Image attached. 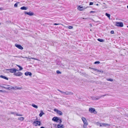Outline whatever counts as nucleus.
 <instances>
[{"label":"nucleus","instance_id":"obj_1","mask_svg":"<svg viewBox=\"0 0 128 128\" xmlns=\"http://www.w3.org/2000/svg\"><path fill=\"white\" fill-rule=\"evenodd\" d=\"M82 121L84 124L83 127L84 128H86L87 126L88 125V123L86 118L84 117H82Z\"/></svg>","mask_w":128,"mask_h":128},{"label":"nucleus","instance_id":"obj_2","mask_svg":"<svg viewBox=\"0 0 128 128\" xmlns=\"http://www.w3.org/2000/svg\"><path fill=\"white\" fill-rule=\"evenodd\" d=\"M52 120L61 124L62 122V120L60 118H58L57 117H54L52 119Z\"/></svg>","mask_w":128,"mask_h":128},{"label":"nucleus","instance_id":"obj_3","mask_svg":"<svg viewBox=\"0 0 128 128\" xmlns=\"http://www.w3.org/2000/svg\"><path fill=\"white\" fill-rule=\"evenodd\" d=\"M58 90L60 92H61V93L64 94L66 95H73L74 94L72 92H68V91H66V92H62L60 90Z\"/></svg>","mask_w":128,"mask_h":128},{"label":"nucleus","instance_id":"obj_4","mask_svg":"<svg viewBox=\"0 0 128 128\" xmlns=\"http://www.w3.org/2000/svg\"><path fill=\"white\" fill-rule=\"evenodd\" d=\"M5 70H6L8 71L9 72L11 73H15L16 71H18V70H16L15 68H12L10 69H6Z\"/></svg>","mask_w":128,"mask_h":128},{"label":"nucleus","instance_id":"obj_5","mask_svg":"<svg viewBox=\"0 0 128 128\" xmlns=\"http://www.w3.org/2000/svg\"><path fill=\"white\" fill-rule=\"evenodd\" d=\"M89 110L90 112L92 113H94L96 114L97 113V112L96 111L95 109L94 108H90L89 109Z\"/></svg>","mask_w":128,"mask_h":128},{"label":"nucleus","instance_id":"obj_6","mask_svg":"<svg viewBox=\"0 0 128 128\" xmlns=\"http://www.w3.org/2000/svg\"><path fill=\"white\" fill-rule=\"evenodd\" d=\"M33 124L35 126H40L41 125L40 122L38 121H34L33 123Z\"/></svg>","mask_w":128,"mask_h":128},{"label":"nucleus","instance_id":"obj_7","mask_svg":"<svg viewBox=\"0 0 128 128\" xmlns=\"http://www.w3.org/2000/svg\"><path fill=\"white\" fill-rule=\"evenodd\" d=\"M116 26L120 27H122L124 26V24L122 22H116Z\"/></svg>","mask_w":128,"mask_h":128},{"label":"nucleus","instance_id":"obj_8","mask_svg":"<svg viewBox=\"0 0 128 128\" xmlns=\"http://www.w3.org/2000/svg\"><path fill=\"white\" fill-rule=\"evenodd\" d=\"M54 110L55 112H56V113L60 115H62V113L61 111L58 110L56 109H54Z\"/></svg>","mask_w":128,"mask_h":128},{"label":"nucleus","instance_id":"obj_9","mask_svg":"<svg viewBox=\"0 0 128 128\" xmlns=\"http://www.w3.org/2000/svg\"><path fill=\"white\" fill-rule=\"evenodd\" d=\"M22 74V73L20 72H16L14 75L16 76H21Z\"/></svg>","mask_w":128,"mask_h":128},{"label":"nucleus","instance_id":"obj_10","mask_svg":"<svg viewBox=\"0 0 128 128\" xmlns=\"http://www.w3.org/2000/svg\"><path fill=\"white\" fill-rule=\"evenodd\" d=\"M20 58H28V59H34V60H38V61H40V60H38V59H37V58H28L26 57H24L22 56H20ZM27 60H28V61H30V60H28V59Z\"/></svg>","mask_w":128,"mask_h":128},{"label":"nucleus","instance_id":"obj_11","mask_svg":"<svg viewBox=\"0 0 128 128\" xmlns=\"http://www.w3.org/2000/svg\"><path fill=\"white\" fill-rule=\"evenodd\" d=\"M24 13L25 14H28L30 16H33L34 14L33 12L30 11L29 12H25Z\"/></svg>","mask_w":128,"mask_h":128},{"label":"nucleus","instance_id":"obj_12","mask_svg":"<svg viewBox=\"0 0 128 128\" xmlns=\"http://www.w3.org/2000/svg\"><path fill=\"white\" fill-rule=\"evenodd\" d=\"M15 45L16 47L22 50L23 49V48L20 44H16Z\"/></svg>","mask_w":128,"mask_h":128},{"label":"nucleus","instance_id":"obj_13","mask_svg":"<svg viewBox=\"0 0 128 128\" xmlns=\"http://www.w3.org/2000/svg\"><path fill=\"white\" fill-rule=\"evenodd\" d=\"M101 127H108L110 126V124L105 123H102Z\"/></svg>","mask_w":128,"mask_h":128},{"label":"nucleus","instance_id":"obj_14","mask_svg":"<svg viewBox=\"0 0 128 128\" xmlns=\"http://www.w3.org/2000/svg\"><path fill=\"white\" fill-rule=\"evenodd\" d=\"M86 8H84L82 6H79L78 8V9L79 10H84V9Z\"/></svg>","mask_w":128,"mask_h":128},{"label":"nucleus","instance_id":"obj_15","mask_svg":"<svg viewBox=\"0 0 128 128\" xmlns=\"http://www.w3.org/2000/svg\"><path fill=\"white\" fill-rule=\"evenodd\" d=\"M0 86L2 88H3L5 89H7L8 90H12V86H9V87H6L2 86Z\"/></svg>","mask_w":128,"mask_h":128},{"label":"nucleus","instance_id":"obj_16","mask_svg":"<svg viewBox=\"0 0 128 128\" xmlns=\"http://www.w3.org/2000/svg\"><path fill=\"white\" fill-rule=\"evenodd\" d=\"M25 75L26 76H28L29 75L30 76H31L32 75V74L31 72H27L25 73Z\"/></svg>","mask_w":128,"mask_h":128},{"label":"nucleus","instance_id":"obj_17","mask_svg":"<svg viewBox=\"0 0 128 128\" xmlns=\"http://www.w3.org/2000/svg\"><path fill=\"white\" fill-rule=\"evenodd\" d=\"M64 128V125L61 124H60L57 125L58 128Z\"/></svg>","mask_w":128,"mask_h":128},{"label":"nucleus","instance_id":"obj_18","mask_svg":"<svg viewBox=\"0 0 128 128\" xmlns=\"http://www.w3.org/2000/svg\"><path fill=\"white\" fill-rule=\"evenodd\" d=\"M15 90H20L22 88V87H19L16 86H14Z\"/></svg>","mask_w":128,"mask_h":128},{"label":"nucleus","instance_id":"obj_19","mask_svg":"<svg viewBox=\"0 0 128 128\" xmlns=\"http://www.w3.org/2000/svg\"><path fill=\"white\" fill-rule=\"evenodd\" d=\"M20 9L21 10H26L28 9V8L25 6H22L20 8Z\"/></svg>","mask_w":128,"mask_h":128},{"label":"nucleus","instance_id":"obj_20","mask_svg":"<svg viewBox=\"0 0 128 128\" xmlns=\"http://www.w3.org/2000/svg\"><path fill=\"white\" fill-rule=\"evenodd\" d=\"M0 77L7 80H8V78L2 75L0 76Z\"/></svg>","mask_w":128,"mask_h":128},{"label":"nucleus","instance_id":"obj_21","mask_svg":"<svg viewBox=\"0 0 128 128\" xmlns=\"http://www.w3.org/2000/svg\"><path fill=\"white\" fill-rule=\"evenodd\" d=\"M92 69L98 72H99L102 73L103 72V71L102 70H100L97 69L95 68H93Z\"/></svg>","mask_w":128,"mask_h":128},{"label":"nucleus","instance_id":"obj_22","mask_svg":"<svg viewBox=\"0 0 128 128\" xmlns=\"http://www.w3.org/2000/svg\"><path fill=\"white\" fill-rule=\"evenodd\" d=\"M95 124L97 126H99L100 127H101V126H101L102 123H100L98 122H96Z\"/></svg>","mask_w":128,"mask_h":128},{"label":"nucleus","instance_id":"obj_23","mask_svg":"<svg viewBox=\"0 0 128 128\" xmlns=\"http://www.w3.org/2000/svg\"><path fill=\"white\" fill-rule=\"evenodd\" d=\"M24 117H22L18 118V120L20 121H22L24 120Z\"/></svg>","mask_w":128,"mask_h":128},{"label":"nucleus","instance_id":"obj_24","mask_svg":"<svg viewBox=\"0 0 128 128\" xmlns=\"http://www.w3.org/2000/svg\"><path fill=\"white\" fill-rule=\"evenodd\" d=\"M32 106L34 108L36 109H37L38 108V106L34 104H32Z\"/></svg>","mask_w":128,"mask_h":128},{"label":"nucleus","instance_id":"obj_25","mask_svg":"<svg viewBox=\"0 0 128 128\" xmlns=\"http://www.w3.org/2000/svg\"><path fill=\"white\" fill-rule=\"evenodd\" d=\"M44 113L41 110V112L39 114V116L40 117H41L42 116V115L44 114Z\"/></svg>","mask_w":128,"mask_h":128},{"label":"nucleus","instance_id":"obj_26","mask_svg":"<svg viewBox=\"0 0 128 128\" xmlns=\"http://www.w3.org/2000/svg\"><path fill=\"white\" fill-rule=\"evenodd\" d=\"M16 66H18L20 68V69L19 70H21L23 69V68L22 67H21L20 66H19L18 65H16Z\"/></svg>","mask_w":128,"mask_h":128},{"label":"nucleus","instance_id":"obj_27","mask_svg":"<svg viewBox=\"0 0 128 128\" xmlns=\"http://www.w3.org/2000/svg\"><path fill=\"white\" fill-rule=\"evenodd\" d=\"M16 66H18L20 68V69L19 70H21L23 69V68L22 67H21L20 66H19L18 65H16Z\"/></svg>","mask_w":128,"mask_h":128},{"label":"nucleus","instance_id":"obj_28","mask_svg":"<svg viewBox=\"0 0 128 128\" xmlns=\"http://www.w3.org/2000/svg\"><path fill=\"white\" fill-rule=\"evenodd\" d=\"M16 66H18L20 68V69L19 70H21L23 69V68L22 67H21L20 66H19L18 65H16Z\"/></svg>","mask_w":128,"mask_h":128},{"label":"nucleus","instance_id":"obj_29","mask_svg":"<svg viewBox=\"0 0 128 128\" xmlns=\"http://www.w3.org/2000/svg\"><path fill=\"white\" fill-rule=\"evenodd\" d=\"M16 66H18L20 68V69L19 70H21L23 69V68L22 67H21L20 66H19L18 65H16Z\"/></svg>","mask_w":128,"mask_h":128},{"label":"nucleus","instance_id":"obj_30","mask_svg":"<svg viewBox=\"0 0 128 128\" xmlns=\"http://www.w3.org/2000/svg\"><path fill=\"white\" fill-rule=\"evenodd\" d=\"M98 41L100 42H104V40L100 38H98Z\"/></svg>","mask_w":128,"mask_h":128},{"label":"nucleus","instance_id":"obj_31","mask_svg":"<svg viewBox=\"0 0 128 128\" xmlns=\"http://www.w3.org/2000/svg\"><path fill=\"white\" fill-rule=\"evenodd\" d=\"M105 15L110 19V14H108L107 13H106L105 14Z\"/></svg>","mask_w":128,"mask_h":128},{"label":"nucleus","instance_id":"obj_32","mask_svg":"<svg viewBox=\"0 0 128 128\" xmlns=\"http://www.w3.org/2000/svg\"><path fill=\"white\" fill-rule=\"evenodd\" d=\"M19 2H17L14 5V6L15 7H17L18 6V4H19Z\"/></svg>","mask_w":128,"mask_h":128},{"label":"nucleus","instance_id":"obj_33","mask_svg":"<svg viewBox=\"0 0 128 128\" xmlns=\"http://www.w3.org/2000/svg\"><path fill=\"white\" fill-rule=\"evenodd\" d=\"M67 28L68 27L69 29H72L73 28V27L72 26H69L68 27H66Z\"/></svg>","mask_w":128,"mask_h":128},{"label":"nucleus","instance_id":"obj_34","mask_svg":"<svg viewBox=\"0 0 128 128\" xmlns=\"http://www.w3.org/2000/svg\"><path fill=\"white\" fill-rule=\"evenodd\" d=\"M107 80L108 81H109L111 82H112L113 81V80L112 78L107 79Z\"/></svg>","mask_w":128,"mask_h":128},{"label":"nucleus","instance_id":"obj_35","mask_svg":"<svg viewBox=\"0 0 128 128\" xmlns=\"http://www.w3.org/2000/svg\"><path fill=\"white\" fill-rule=\"evenodd\" d=\"M15 115H16L17 116H22V115L21 114H18L17 113H16L15 114Z\"/></svg>","mask_w":128,"mask_h":128},{"label":"nucleus","instance_id":"obj_36","mask_svg":"<svg viewBox=\"0 0 128 128\" xmlns=\"http://www.w3.org/2000/svg\"><path fill=\"white\" fill-rule=\"evenodd\" d=\"M100 63V62L99 61H96V62H94V64H99Z\"/></svg>","mask_w":128,"mask_h":128},{"label":"nucleus","instance_id":"obj_37","mask_svg":"<svg viewBox=\"0 0 128 128\" xmlns=\"http://www.w3.org/2000/svg\"><path fill=\"white\" fill-rule=\"evenodd\" d=\"M54 24L55 25H58L61 24L62 26H64V25L63 24H61L54 23Z\"/></svg>","mask_w":128,"mask_h":128},{"label":"nucleus","instance_id":"obj_38","mask_svg":"<svg viewBox=\"0 0 128 128\" xmlns=\"http://www.w3.org/2000/svg\"><path fill=\"white\" fill-rule=\"evenodd\" d=\"M56 73L58 74H60L61 73V72H60L59 71V70H57L56 71Z\"/></svg>","mask_w":128,"mask_h":128},{"label":"nucleus","instance_id":"obj_39","mask_svg":"<svg viewBox=\"0 0 128 128\" xmlns=\"http://www.w3.org/2000/svg\"><path fill=\"white\" fill-rule=\"evenodd\" d=\"M12 89L14 90H15V86H12Z\"/></svg>","mask_w":128,"mask_h":128},{"label":"nucleus","instance_id":"obj_40","mask_svg":"<svg viewBox=\"0 0 128 128\" xmlns=\"http://www.w3.org/2000/svg\"><path fill=\"white\" fill-rule=\"evenodd\" d=\"M0 92H6V91L4 90L3 91L2 90H0Z\"/></svg>","mask_w":128,"mask_h":128},{"label":"nucleus","instance_id":"obj_41","mask_svg":"<svg viewBox=\"0 0 128 128\" xmlns=\"http://www.w3.org/2000/svg\"><path fill=\"white\" fill-rule=\"evenodd\" d=\"M114 32L113 30H112L110 32V33L112 34H114Z\"/></svg>","mask_w":128,"mask_h":128},{"label":"nucleus","instance_id":"obj_42","mask_svg":"<svg viewBox=\"0 0 128 128\" xmlns=\"http://www.w3.org/2000/svg\"><path fill=\"white\" fill-rule=\"evenodd\" d=\"M93 4V3L92 2H90V3L89 5H92Z\"/></svg>","mask_w":128,"mask_h":128},{"label":"nucleus","instance_id":"obj_43","mask_svg":"<svg viewBox=\"0 0 128 128\" xmlns=\"http://www.w3.org/2000/svg\"><path fill=\"white\" fill-rule=\"evenodd\" d=\"M95 12L94 11H91L90 12V13H91L92 12L94 13Z\"/></svg>","mask_w":128,"mask_h":128},{"label":"nucleus","instance_id":"obj_44","mask_svg":"<svg viewBox=\"0 0 128 128\" xmlns=\"http://www.w3.org/2000/svg\"><path fill=\"white\" fill-rule=\"evenodd\" d=\"M3 10V8H0V10Z\"/></svg>","mask_w":128,"mask_h":128},{"label":"nucleus","instance_id":"obj_45","mask_svg":"<svg viewBox=\"0 0 128 128\" xmlns=\"http://www.w3.org/2000/svg\"><path fill=\"white\" fill-rule=\"evenodd\" d=\"M106 96V94H105V95H103L102 96H101L100 97H102V96Z\"/></svg>","mask_w":128,"mask_h":128},{"label":"nucleus","instance_id":"obj_46","mask_svg":"<svg viewBox=\"0 0 128 128\" xmlns=\"http://www.w3.org/2000/svg\"><path fill=\"white\" fill-rule=\"evenodd\" d=\"M11 114H15L14 112H12L11 113Z\"/></svg>","mask_w":128,"mask_h":128},{"label":"nucleus","instance_id":"obj_47","mask_svg":"<svg viewBox=\"0 0 128 128\" xmlns=\"http://www.w3.org/2000/svg\"><path fill=\"white\" fill-rule=\"evenodd\" d=\"M96 5L97 6H98V4H96Z\"/></svg>","mask_w":128,"mask_h":128},{"label":"nucleus","instance_id":"obj_48","mask_svg":"<svg viewBox=\"0 0 128 128\" xmlns=\"http://www.w3.org/2000/svg\"><path fill=\"white\" fill-rule=\"evenodd\" d=\"M83 19H87V18H83Z\"/></svg>","mask_w":128,"mask_h":128},{"label":"nucleus","instance_id":"obj_49","mask_svg":"<svg viewBox=\"0 0 128 128\" xmlns=\"http://www.w3.org/2000/svg\"><path fill=\"white\" fill-rule=\"evenodd\" d=\"M56 124H55V125L54 127H56Z\"/></svg>","mask_w":128,"mask_h":128},{"label":"nucleus","instance_id":"obj_50","mask_svg":"<svg viewBox=\"0 0 128 128\" xmlns=\"http://www.w3.org/2000/svg\"><path fill=\"white\" fill-rule=\"evenodd\" d=\"M127 8H128V5L127 6Z\"/></svg>","mask_w":128,"mask_h":128},{"label":"nucleus","instance_id":"obj_51","mask_svg":"<svg viewBox=\"0 0 128 128\" xmlns=\"http://www.w3.org/2000/svg\"><path fill=\"white\" fill-rule=\"evenodd\" d=\"M1 23L0 22V26L1 25Z\"/></svg>","mask_w":128,"mask_h":128},{"label":"nucleus","instance_id":"obj_52","mask_svg":"<svg viewBox=\"0 0 128 128\" xmlns=\"http://www.w3.org/2000/svg\"><path fill=\"white\" fill-rule=\"evenodd\" d=\"M98 99H99V98H97L96 99H97V100H98Z\"/></svg>","mask_w":128,"mask_h":128},{"label":"nucleus","instance_id":"obj_53","mask_svg":"<svg viewBox=\"0 0 128 128\" xmlns=\"http://www.w3.org/2000/svg\"><path fill=\"white\" fill-rule=\"evenodd\" d=\"M127 27L128 28V26H127Z\"/></svg>","mask_w":128,"mask_h":128},{"label":"nucleus","instance_id":"obj_54","mask_svg":"<svg viewBox=\"0 0 128 128\" xmlns=\"http://www.w3.org/2000/svg\"><path fill=\"white\" fill-rule=\"evenodd\" d=\"M9 72H7V73H8Z\"/></svg>","mask_w":128,"mask_h":128}]
</instances>
